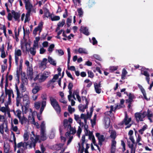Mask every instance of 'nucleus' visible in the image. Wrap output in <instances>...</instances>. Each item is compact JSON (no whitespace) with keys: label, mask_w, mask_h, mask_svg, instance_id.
I'll use <instances>...</instances> for the list:
<instances>
[{"label":"nucleus","mask_w":153,"mask_h":153,"mask_svg":"<svg viewBox=\"0 0 153 153\" xmlns=\"http://www.w3.org/2000/svg\"><path fill=\"white\" fill-rule=\"evenodd\" d=\"M36 137H38V140L36 142V143L39 141V142L40 141L39 140V137L40 138L41 140H45L47 139V137L45 133V131H41V135L40 137H39V136H36Z\"/></svg>","instance_id":"nucleus-22"},{"label":"nucleus","mask_w":153,"mask_h":153,"mask_svg":"<svg viewBox=\"0 0 153 153\" xmlns=\"http://www.w3.org/2000/svg\"><path fill=\"white\" fill-rule=\"evenodd\" d=\"M48 62L50 64L54 66H55L56 65V61L54 59L52 58L51 57L49 56L48 58Z\"/></svg>","instance_id":"nucleus-40"},{"label":"nucleus","mask_w":153,"mask_h":153,"mask_svg":"<svg viewBox=\"0 0 153 153\" xmlns=\"http://www.w3.org/2000/svg\"><path fill=\"white\" fill-rule=\"evenodd\" d=\"M109 133L110 134V137L112 139L114 140L116 137V134L115 131L113 130H110Z\"/></svg>","instance_id":"nucleus-36"},{"label":"nucleus","mask_w":153,"mask_h":153,"mask_svg":"<svg viewBox=\"0 0 153 153\" xmlns=\"http://www.w3.org/2000/svg\"><path fill=\"white\" fill-rule=\"evenodd\" d=\"M146 70L147 69H146L144 68L143 67H142L141 69V73L146 76V77L149 76V75L147 72Z\"/></svg>","instance_id":"nucleus-41"},{"label":"nucleus","mask_w":153,"mask_h":153,"mask_svg":"<svg viewBox=\"0 0 153 153\" xmlns=\"http://www.w3.org/2000/svg\"><path fill=\"white\" fill-rule=\"evenodd\" d=\"M73 86V85L72 83H69L68 86V89L69 90V93L70 94H71V90Z\"/></svg>","instance_id":"nucleus-62"},{"label":"nucleus","mask_w":153,"mask_h":153,"mask_svg":"<svg viewBox=\"0 0 153 153\" xmlns=\"http://www.w3.org/2000/svg\"><path fill=\"white\" fill-rule=\"evenodd\" d=\"M50 74L49 72L45 71L42 74L36 75V76L35 77H34V74H33L34 75L32 79H33L34 81H36L38 79L39 82H42L44 81L48 77Z\"/></svg>","instance_id":"nucleus-6"},{"label":"nucleus","mask_w":153,"mask_h":153,"mask_svg":"<svg viewBox=\"0 0 153 153\" xmlns=\"http://www.w3.org/2000/svg\"><path fill=\"white\" fill-rule=\"evenodd\" d=\"M78 15L80 17H82L83 14V11L81 8H79L77 9Z\"/></svg>","instance_id":"nucleus-56"},{"label":"nucleus","mask_w":153,"mask_h":153,"mask_svg":"<svg viewBox=\"0 0 153 153\" xmlns=\"http://www.w3.org/2000/svg\"><path fill=\"white\" fill-rule=\"evenodd\" d=\"M5 94L6 95H8L9 102H11L10 97L11 96H12L13 97H14L13 91L12 90L7 89L6 86H5Z\"/></svg>","instance_id":"nucleus-19"},{"label":"nucleus","mask_w":153,"mask_h":153,"mask_svg":"<svg viewBox=\"0 0 153 153\" xmlns=\"http://www.w3.org/2000/svg\"><path fill=\"white\" fill-rule=\"evenodd\" d=\"M94 86L96 92L97 94H100L101 92L100 84L95 82L94 84Z\"/></svg>","instance_id":"nucleus-24"},{"label":"nucleus","mask_w":153,"mask_h":153,"mask_svg":"<svg viewBox=\"0 0 153 153\" xmlns=\"http://www.w3.org/2000/svg\"><path fill=\"white\" fill-rule=\"evenodd\" d=\"M30 44L27 43H25V44H22L21 45V48L23 52L27 51H28L27 47H30Z\"/></svg>","instance_id":"nucleus-29"},{"label":"nucleus","mask_w":153,"mask_h":153,"mask_svg":"<svg viewBox=\"0 0 153 153\" xmlns=\"http://www.w3.org/2000/svg\"><path fill=\"white\" fill-rule=\"evenodd\" d=\"M56 52L58 53L59 56L62 55L64 54L63 51L61 49L56 50Z\"/></svg>","instance_id":"nucleus-58"},{"label":"nucleus","mask_w":153,"mask_h":153,"mask_svg":"<svg viewBox=\"0 0 153 153\" xmlns=\"http://www.w3.org/2000/svg\"><path fill=\"white\" fill-rule=\"evenodd\" d=\"M131 120V118H128L127 114L126 113H125V117L123 121V122L122 124H125V125H127L126 128L130 127L131 125L129 124V123Z\"/></svg>","instance_id":"nucleus-15"},{"label":"nucleus","mask_w":153,"mask_h":153,"mask_svg":"<svg viewBox=\"0 0 153 153\" xmlns=\"http://www.w3.org/2000/svg\"><path fill=\"white\" fill-rule=\"evenodd\" d=\"M116 146H111V153H115Z\"/></svg>","instance_id":"nucleus-64"},{"label":"nucleus","mask_w":153,"mask_h":153,"mask_svg":"<svg viewBox=\"0 0 153 153\" xmlns=\"http://www.w3.org/2000/svg\"><path fill=\"white\" fill-rule=\"evenodd\" d=\"M127 74V72L126 70L125 69H123L121 75V78L122 79H125L126 75Z\"/></svg>","instance_id":"nucleus-47"},{"label":"nucleus","mask_w":153,"mask_h":153,"mask_svg":"<svg viewBox=\"0 0 153 153\" xmlns=\"http://www.w3.org/2000/svg\"><path fill=\"white\" fill-rule=\"evenodd\" d=\"M64 144L63 143H61L59 144H56L54 146V149H55L57 150H59L61 149L62 152H64L65 149L66 148V147H65L64 149H62L63 146Z\"/></svg>","instance_id":"nucleus-26"},{"label":"nucleus","mask_w":153,"mask_h":153,"mask_svg":"<svg viewBox=\"0 0 153 153\" xmlns=\"http://www.w3.org/2000/svg\"><path fill=\"white\" fill-rule=\"evenodd\" d=\"M68 130H70V134H74L76 132V130L75 128L71 127L70 125L68 126V128L67 129Z\"/></svg>","instance_id":"nucleus-38"},{"label":"nucleus","mask_w":153,"mask_h":153,"mask_svg":"<svg viewBox=\"0 0 153 153\" xmlns=\"http://www.w3.org/2000/svg\"><path fill=\"white\" fill-rule=\"evenodd\" d=\"M116 141L114 139H112L111 146H116Z\"/></svg>","instance_id":"nucleus-61"},{"label":"nucleus","mask_w":153,"mask_h":153,"mask_svg":"<svg viewBox=\"0 0 153 153\" xmlns=\"http://www.w3.org/2000/svg\"><path fill=\"white\" fill-rule=\"evenodd\" d=\"M19 119L20 120V121L21 122V123L22 124L25 123L27 121V119L24 117H23L22 118L21 117L20 119Z\"/></svg>","instance_id":"nucleus-52"},{"label":"nucleus","mask_w":153,"mask_h":153,"mask_svg":"<svg viewBox=\"0 0 153 153\" xmlns=\"http://www.w3.org/2000/svg\"><path fill=\"white\" fill-rule=\"evenodd\" d=\"M36 48L33 47H32L30 48L29 51L30 54L34 56L35 55L36 52Z\"/></svg>","instance_id":"nucleus-46"},{"label":"nucleus","mask_w":153,"mask_h":153,"mask_svg":"<svg viewBox=\"0 0 153 153\" xmlns=\"http://www.w3.org/2000/svg\"><path fill=\"white\" fill-rule=\"evenodd\" d=\"M88 77L92 78L94 76V74L91 71H88Z\"/></svg>","instance_id":"nucleus-63"},{"label":"nucleus","mask_w":153,"mask_h":153,"mask_svg":"<svg viewBox=\"0 0 153 153\" xmlns=\"http://www.w3.org/2000/svg\"><path fill=\"white\" fill-rule=\"evenodd\" d=\"M41 89V87L39 86H35L32 89V92L33 94H36Z\"/></svg>","instance_id":"nucleus-34"},{"label":"nucleus","mask_w":153,"mask_h":153,"mask_svg":"<svg viewBox=\"0 0 153 153\" xmlns=\"http://www.w3.org/2000/svg\"><path fill=\"white\" fill-rule=\"evenodd\" d=\"M30 114H31V116H29L28 117V120L32 124L35 126L37 128H39V125L37 123L35 122V121L34 118V115L36 114V112L35 111L29 113Z\"/></svg>","instance_id":"nucleus-12"},{"label":"nucleus","mask_w":153,"mask_h":153,"mask_svg":"<svg viewBox=\"0 0 153 153\" xmlns=\"http://www.w3.org/2000/svg\"><path fill=\"white\" fill-rule=\"evenodd\" d=\"M63 123L64 127L65 128L67 127V129L68 128V125H70V124L69 123L68 120L67 119L64 120Z\"/></svg>","instance_id":"nucleus-54"},{"label":"nucleus","mask_w":153,"mask_h":153,"mask_svg":"<svg viewBox=\"0 0 153 153\" xmlns=\"http://www.w3.org/2000/svg\"><path fill=\"white\" fill-rule=\"evenodd\" d=\"M71 95V94H70L68 96V98L69 101L71 102V105L74 106L75 105V102L73 100L71 99L72 98Z\"/></svg>","instance_id":"nucleus-49"},{"label":"nucleus","mask_w":153,"mask_h":153,"mask_svg":"<svg viewBox=\"0 0 153 153\" xmlns=\"http://www.w3.org/2000/svg\"><path fill=\"white\" fill-rule=\"evenodd\" d=\"M50 100L52 106L55 109L56 112L58 113H59L61 109L56 100L53 97H51L50 98Z\"/></svg>","instance_id":"nucleus-9"},{"label":"nucleus","mask_w":153,"mask_h":153,"mask_svg":"<svg viewBox=\"0 0 153 153\" xmlns=\"http://www.w3.org/2000/svg\"><path fill=\"white\" fill-rule=\"evenodd\" d=\"M45 123L43 121L41 125V131H45Z\"/></svg>","instance_id":"nucleus-57"},{"label":"nucleus","mask_w":153,"mask_h":153,"mask_svg":"<svg viewBox=\"0 0 153 153\" xmlns=\"http://www.w3.org/2000/svg\"><path fill=\"white\" fill-rule=\"evenodd\" d=\"M14 112L15 115L17 116L19 119H20L21 117L22 111L18 109L15 111H14Z\"/></svg>","instance_id":"nucleus-44"},{"label":"nucleus","mask_w":153,"mask_h":153,"mask_svg":"<svg viewBox=\"0 0 153 153\" xmlns=\"http://www.w3.org/2000/svg\"><path fill=\"white\" fill-rule=\"evenodd\" d=\"M0 51L1 52V57L2 58H5L7 55V53H6L4 51V45L3 44L1 47L0 48Z\"/></svg>","instance_id":"nucleus-25"},{"label":"nucleus","mask_w":153,"mask_h":153,"mask_svg":"<svg viewBox=\"0 0 153 153\" xmlns=\"http://www.w3.org/2000/svg\"><path fill=\"white\" fill-rule=\"evenodd\" d=\"M147 115V113L143 112L142 113H136L135 114V117L136 120L138 122L143 120V119Z\"/></svg>","instance_id":"nucleus-11"},{"label":"nucleus","mask_w":153,"mask_h":153,"mask_svg":"<svg viewBox=\"0 0 153 153\" xmlns=\"http://www.w3.org/2000/svg\"><path fill=\"white\" fill-rule=\"evenodd\" d=\"M30 103V99L29 96L28 94L24 95L23 97V104L24 107L22 106L23 111L25 113H26L28 112L29 113L32 112V110L31 108H28Z\"/></svg>","instance_id":"nucleus-3"},{"label":"nucleus","mask_w":153,"mask_h":153,"mask_svg":"<svg viewBox=\"0 0 153 153\" xmlns=\"http://www.w3.org/2000/svg\"><path fill=\"white\" fill-rule=\"evenodd\" d=\"M60 19L59 16H51L50 18L52 21H58Z\"/></svg>","instance_id":"nucleus-48"},{"label":"nucleus","mask_w":153,"mask_h":153,"mask_svg":"<svg viewBox=\"0 0 153 153\" xmlns=\"http://www.w3.org/2000/svg\"><path fill=\"white\" fill-rule=\"evenodd\" d=\"M82 146L81 147L80 146V143H78V145L79 146V149H78V151L79 153H83L84 151V144H85V136L84 135L82 136Z\"/></svg>","instance_id":"nucleus-16"},{"label":"nucleus","mask_w":153,"mask_h":153,"mask_svg":"<svg viewBox=\"0 0 153 153\" xmlns=\"http://www.w3.org/2000/svg\"><path fill=\"white\" fill-rule=\"evenodd\" d=\"M48 62V59L44 58L39 64V67L42 70H44L47 68V64Z\"/></svg>","instance_id":"nucleus-18"},{"label":"nucleus","mask_w":153,"mask_h":153,"mask_svg":"<svg viewBox=\"0 0 153 153\" xmlns=\"http://www.w3.org/2000/svg\"><path fill=\"white\" fill-rule=\"evenodd\" d=\"M110 120L109 117H105L104 118L103 124L105 128H108L110 126Z\"/></svg>","instance_id":"nucleus-23"},{"label":"nucleus","mask_w":153,"mask_h":153,"mask_svg":"<svg viewBox=\"0 0 153 153\" xmlns=\"http://www.w3.org/2000/svg\"><path fill=\"white\" fill-rule=\"evenodd\" d=\"M96 136L97 137L99 140V144L101 146L102 142L105 140V137L102 135L100 134L99 133H97L96 134Z\"/></svg>","instance_id":"nucleus-20"},{"label":"nucleus","mask_w":153,"mask_h":153,"mask_svg":"<svg viewBox=\"0 0 153 153\" xmlns=\"http://www.w3.org/2000/svg\"><path fill=\"white\" fill-rule=\"evenodd\" d=\"M12 129L14 131L16 132L17 134H19V132L18 131V128L17 126H14L13 124H12Z\"/></svg>","instance_id":"nucleus-53"},{"label":"nucleus","mask_w":153,"mask_h":153,"mask_svg":"<svg viewBox=\"0 0 153 153\" xmlns=\"http://www.w3.org/2000/svg\"><path fill=\"white\" fill-rule=\"evenodd\" d=\"M93 111V108H91L90 110V114H89L88 113H87L86 115L82 114H81L80 117L78 115L74 114V119L80 125L78 127V130L77 132V135L79 137H80V134L82 132V129L81 128V126H82L84 125L83 123L81 122V119L84 120L85 123L86 124L87 120L89 118H90L92 114Z\"/></svg>","instance_id":"nucleus-2"},{"label":"nucleus","mask_w":153,"mask_h":153,"mask_svg":"<svg viewBox=\"0 0 153 153\" xmlns=\"http://www.w3.org/2000/svg\"><path fill=\"white\" fill-rule=\"evenodd\" d=\"M79 53H83L85 54H87L88 53L87 51L84 48H79L77 50H76Z\"/></svg>","instance_id":"nucleus-42"},{"label":"nucleus","mask_w":153,"mask_h":153,"mask_svg":"<svg viewBox=\"0 0 153 153\" xmlns=\"http://www.w3.org/2000/svg\"><path fill=\"white\" fill-rule=\"evenodd\" d=\"M12 14L13 17L16 20H19L20 17V14L19 13L13 11L12 12Z\"/></svg>","instance_id":"nucleus-30"},{"label":"nucleus","mask_w":153,"mask_h":153,"mask_svg":"<svg viewBox=\"0 0 153 153\" xmlns=\"http://www.w3.org/2000/svg\"><path fill=\"white\" fill-rule=\"evenodd\" d=\"M73 98L75 100H76V99L75 97V95L76 96L77 99L78 101L79 102H82V100L80 96L79 95V92L77 91H75L73 93Z\"/></svg>","instance_id":"nucleus-32"},{"label":"nucleus","mask_w":153,"mask_h":153,"mask_svg":"<svg viewBox=\"0 0 153 153\" xmlns=\"http://www.w3.org/2000/svg\"><path fill=\"white\" fill-rule=\"evenodd\" d=\"M82 101H84L85 100L86 105H80L79 106V108L80 111L83 112L85 111V109L87 108L88 100L86 97H82Z\"/></svg>","instance_id":"nucleus-13"},{"label":"nucleus","mask_w":153,"mask_h":153,"mask_svg":"<svg viewBox=\"0 0 153 153\" xmlns=\"http://www.w3.org/2000/svg\"><path fill=\"white\" fill-rule=\"evenodd\" d=\"M9 110V109L7 107H2L0 108V111H1L3 113H4V115H5L6 113Z\"/></svg>","instance_id":"nucleus-45"},{"label":"nucleus","mask_w":153,"mask_h":153,"mask_svg":"<svg viewBox=\"0 0 153 153\" xmlns=\"http://www.w3.org/2000/svg\"><path fill=\"white\" fill-rule=\"evenodd\" d=\"M54 47V45L53 44H51L48 48V51L50 53L52 52Z\"/></svg>","instance_id":"nucleus-55"},{"label":"nucleus","mask_w":153,"mask_h":153,"mask_svg":"<svg viewBox=\"0 0 153 153\" xmlns=\"http://www.w3.org/2000/svg\"><path fill=\"white\" fill-rule=\"evenodd\" d=\"M46 101L44 100L42 101L41 102L40 101H38L35 102L34 104V106L36 109H38L39 108L40 106L41 105L40 112L41 114H42L44 108L46 105Z\"/></svg>","instance_id":"nucleus-7"},{"label":"nucleus","mask_w":153,"mask_h":153,"mask_svg":"<svg viewBox=\"0 0 153 153\" xmlns=\"http://www.w3.org/2000/svg\"><path fill=\"white\" fill-rule=\"evenodd\" d=\"M55 136V133L53 131H51L49 135V137L50 139H53Z\"/></svg>","instance_id":"nucleus-59"},{"label":"nucleus","mask_w":153,"mask_h":153,"mask_svg":"<svg viewBox=\"0 0 153 153\" xmlns=\"http://www.w3.org/2000/svg\"><path fill=\"white\" fill-rule=\"evenodd\" d=\"M83 126H84V131L85 135L89 136V139L92 140L93 143L97 147L98 150H99L98 146L96 143V140L94 136L93 135L92 132L88 129V126L86 124H85V125L84 124Z\"/></svg>","instance_id":"nucleus-5"},{"label":"nucleus","mask_w":153,"mask_h":153,"mask_svg":"<svg viewBox=\"0 0 153 153\" xmlns=\"http://www.w3.org/2000/svg\"><path fill=\"white\" fill-rule=\"evenodd\" d=\"M65 24V21L63 20L62 21L59 22L57 25L58 27L56 28V30H57L59 29L60 27H62Z\"/></svg>","instance_id":"nucleus-43"},{"label":"nucleus","mask_w":153,"mask_h":153,"mask_svg":"<svg viewBox=\"0 0 153 153\" xmlns=\"http://www.w3.org/2000/svg\"><path fill=\"white\" fill-rule=\"evenodd\" d=\"M68 109L69 112L71 113H72L75 111L74 108H72L70 105L68 106Z\"/></svg>","instance_id":"nucleus-60"},{"label":"nucleus","mask_w":153,"mask_h":153,"mask_svg":"<svg viewBox=\"0 0 153 153\" xmlns=\"http://www.w3.org/2000/svg\"><path fill=\"white\" fill-rule=\"evenodd\" d=\"M138 87L140 89L142 93L143 94L144 98L147 100H150V98L149 97L147 98L146 97V93L145 91L142 86L139 84H138Z\"/></svg>","instance_id":"nucleus-28"},{"label":"nucleus","mask_w":153,"mask_h":153,"mask_svg":"<svg viewBox=\"0 0 153 153\" xmlns=\"http://www.w3.org/2000/svg\"><path fill=\"white\" fill-rule=\"evenodd\" d=\"M45 16L47 18H49L50 19L51 18V13L49 12V11L48 10L46 9L45 12Z\"/></svg>","instance_id":"nucleus-51"},{"label":"nucleus","mask_w":153,"mask_h":153,"mask_svg":"<svg viewBox=\"0 0 153 153\" xmlns=\"http://www.w3.org/2000/svg\"><path fill=\"white\" fill-rule=\"evenodd\" d=\"M22 55V51L20 49L16 48L14 51V55L15 64L17 66L18 65L19 57L21 56Z\"/></svg>","instance_id":"nucleus-10"},{"label":"nucleus","mask_w":153,"mask_h":153,"mask_svg":"<svg viewBox=\"0 0 153 153\" xmlns=\"http://www.w3.org/2000/svg\"><path fill=\"white\" fill-rule=\"evenodd\" d=\"M132 142L131 143H128V146L131 149V153H135V149L134 147V144Z\"/></svg>","instance_id":"nucleus-37"},{"label":"nucleus","mask_w":153,"mask_h":153,"mask_svg":"<svg viewBox=\"0 0 153 153\" xmlns=\"http://www.w3.org/2000/svg\"><path fill=\"white\" fill-rule=\"evenodd\" d=\"M23 62V58H21L19 60V66L18 67L16 71L17 75L18 76L20 75L22 73Z\"/></svg>","instance_id":"nucleus-17"},{"label":"nucleus","mask_w":153,"mask_h":153,"mask_svg":"<svg viewBox=\"0 0 153 153\" xmlns=\"http://www.w3.org/2000/svg\"><path fill=\"white\" fill-rule=\"evenodd\" d=\"M4 151L5 153H8L10 152V147L9 144L7 143L4 144Z\"/></svg>","instance_id":"nucleus-33"},{"label":"nucleus","mask_w":153,"mask_h":153,"mask_svg":"<svg viewBox=\"0 0 153 153\" xmlns=\"http://www.w3.org/2000/svg\"><path fill=\"white\" fill-rule=\"evenodd\" d=\"M29 62L27 60L25 61V64L27 66V75L28 79L32 80L33 78L34 74L33 72V69L29 65Z\"/></svg>","instance_id":"nucleus-8"},{"label":"nucleus","mask_w":153,"mask_h":153,"mask_svg":"<svg viewBox=\"0 0 153 153\" xmlns=\"http://www.w3.org/2000/svg\"><path fill=\"white\" fill-rule=\"evenodd\" d=\"M127 95L128 96V99L126 100V102L130 103L132 102L133 99L134 98V96L133 94L130 93L128 94L126 93Z\"/></svg>","instance_id":"nucleus-31"},{"label":"nucleus","mask_w":153,"mask_h":153,"mask_svg":"<svg viewBox=\"0 0 153 153\" xmlns=\"http://www.w3.org/2000/svg\"><path fill=\"white\" fill-rule=\"evenodd\" d=\"M65 135L67 137H68H68H69V139L67 143V145H68L71 143L72 140L73 138V136H71V134H70L69 132H68L66 133Z\"/></svg>","instance_id":"nucleus-39"},{"label":"nucleus","mask_w":153,"mask_h":153,"mask_svg":"<svg viewBox=\"0 0 153 153\" xmlns=\"http://www.w3.org/2000/svg\"><path fill=\"white\" fill-rule=\"evenodd\" d=\"M118 105H117L116 107L114 108V107H113V106L112 105H111L110 107V111H108L106 112L105 113V114L110 115V114H111V112L112 111H115L116 108H120V107L119 108H118Z\"/></svg>","instance_id":"nucleus-35"},{"label":"nucleus","mask_w":153,"mask_h":153,"mask_svg":"<svg viewBox=\"0 0 153 153\" xmlns=\"http://www.w3.org/2000/svg\"><path fill=\"white\" fill-rule=\"evenodd\" d=\"M23 137L24 141H27L28 140L29 137V134L27 131L25 132Z\"/></svg>","instance_id":"nucleus-50"},{"label":"nucleus","mask_w":153,"mask_h":153,"mask_svg":"<svg viewBox=\"0 0 153 153\" xmlns=\"http://www.w3.org/2000/svg\"><path fill=\"white\" fill-rule=\"evenodd\" d=\"M26 9L27 10L24 22L25 23L29 21L30 20V14L31 12L36 13V8L33 7L32 5L30 3L28 0H25Z\"/></svg>","instance_id":"nucleus-4"},{"label":"nucleus","mask_w":153,"mask_h":153,"mask_svg":"<svg viewBox=\"0 0 153 153\" xmlns=\"http://www.w3.org/2000/svg\"><path fill=\"white\" fill-rule=\"evenodd\" d=\"M80 31L86 35L88 36L89 34L88 31V29L86 27L82 26L80 29Z\"/></svg>","instance_id":"nucleus-27"},{"label":"nucleus","mask_w":153,"mask_h":153,"mask_svg":"<svg viewBox=\"0 0 153 153\" xmlns=\"http://www.w3.org/2000/svg\"><path fill=\"white\" fill-rule=\"evenodd\" d=\"M42 22H41L39 23L38 27L34 29L33 31V33L35 36L36 35L37 31H39V33H40L42 29Z\"/></svg>","instance_id":"nucleus-21"},{"label":"nucleus","mask_w":153,"mask_h":153,"mask_svg":"<svg viewBox=\"0 0 153 153\" xmlns=\"http://www.w3.org/2000/svg\"><path fill=\"white\" fill-rule=\"evenodd\" d=\"M4 131L7 132L8 131L7 123L4 122L0 125V132L1 134H3Z\"/></svg>","instance_id":"nucleus-14"},{"label":"nucleus","mask_w":153,"mask_h":153,"mask_svg":"<svg viewBox=\"0 0 153 153\" xmlns=\"http://www.w3.org/2000/svg\"><path fill=\"white\" fill-rule=\"evenodd\" d=\"M37 138V137L35 136L33 132L32 131L30 138L31 142L29 141L27 143L21 142L18 143L17 145L15 142V150H16V148L17 147L19 149L17 151V153H24L23 150L26 149L27 146H29L30 148L35 146L36 142L38 140Z\"/></svg>","instance_id":"nucleus-1"}]
</instances>
